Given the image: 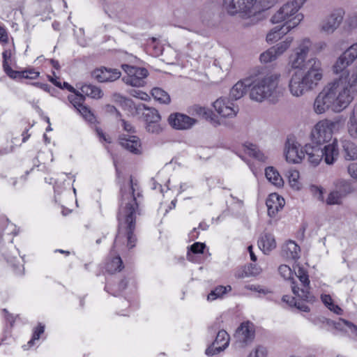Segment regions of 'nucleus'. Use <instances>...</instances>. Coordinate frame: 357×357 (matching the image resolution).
Wrapping results in <instances>:
<instances>
[{
    "label": "nucleus",
    "instance_id": "44",
    "mask_svg": "<svg viewBox=\"0 0 357 357\" xmlns=\"http://www.w3.org/2000/svg\"><path fill=\"white\" fill-rule=\"evenodd\" d=\"M146 128L148 132L155 134L160 133L162 130V127L160 124V121H155L151 123H146Z\"/></svg>",
    "mask_w": 357,
    "mask_h": 357
},
{
    "label": "nucleus",
    "instance_id": "38",
    "mask_svg": "<svg viewBox=\"0 0 357 357\" xmlns=\"http://www.w3.org/2000/svg\"><path fill=\"white\" fill-rule=\"evenodd\" d=\"M73 94L69 95L68 96V100L72 104V105L77 109V107H80L84 102V95L79 93L76 91L73 92Z\"/></svg>",
    "mask_w": 357,
    "mask_h": 357
},
{
    "label": "nucleus",
    "instance_id": "22",
    "mask_svg": "<svg viewBox=\"0 0 357 357\" xmlns=\"http://www.w3.org/2000/svg\"><path fill=\"white\" fill-rule=\"evenodd\" d=\"M305 158L313 166H317L323 160L321 147L318 144L314 146L306 144L304 147Z\"/></svg>",
    "mask_w": 357,
    "mask_h": 357
},
{
    "label": "nucleus",
    "instance_id": "32",
    "mask_svg": "<svg viewBox=\"0 0 357 357\" xmlns=\"http://www.w3.org/2000/svg\"><path fill=\"white\" fill-rule=\"evenodd\" d=\"M266 178L274 185L280 187L283 184V180L278 172L273 167H268L265 169Z\"/></svg>",
    "mask_w": 357,
    "mask_h": 357
},
{
    "label": "nucleus",
    "instance_id": "62",
    "mask_svg": "<svg viewBox=\"0 0 357 357\" xmlns=\"http://www.w3.org/2000/svg\"><path fill=\"white\" fill-rule=\"evenodd\" d=\"M127 287V282L124 280H121L119 284L118 287V291L111 293L114 296H117L119 294H120L122 291H123Z\"/></svg>",
    "mask_w": 357,
    "mask_h": 357
},
{
    "label": "nucleus",
    "instance_id": "7",
    "mask_svg": "<svg viewBox=\"0 0 357 357\" xmlns=\"http://www.w3.org/2000/svg\"><path fill=\"white\" fill-rule=\"evenodd\" d=\"M356 59L357 43H355L337 57L332 68L333 73L336 75L342 73L340 77H349L354 73H357V62L355 66V69L351 73L346 70Z\"/></svg>",
    "mask_w": 357,
    "mask_h": 357
},
{
    "label": "nucleus",
    "instance_id": "1",
    "mask_svg": "<svg viewBox=\"0 0 357 357\" xmlns=\"http://www.w3.org/2000/svg\"><path fill=\"white\" fill-rule=\"evenodd\" d=\"M142 190L132 177L126 188L121 189V199L117 215L118 233L114 242V248L126 246L131 249L137 241L134 234L136 218L141 214L140 205L142 201Z\"/></svg>",
    "mask_w": 357,
    "mask_h": 357
},
{
    "label": "nucleus",
    "instance_id": "51",
    "mask_svg": "<svg viewBox=\"0 0 357 357\" xmlns=\"http://www.w3.org/2000/svg\"><path fill=\"white\" fill-rule=\"evenodd\" d=\"M205 247L204 243L197 242L191 245L190 250L194 254L203 253Z\"/></svg>",
    "mask_w": 357,
    "mask_h": 357
},
{
    "label": "nucleus",
    "instance_id": "26",
    "mask_svg": "<svg viewBox=\"0 0 357 357\" xmlns=\"http://www.w3.org/2000/svg\"><path fill=\"white\" fill-rule=\"evenodd\" d=\"M342 154L347 160H357V145L350 139H341Z\"/></svg>",
    "mask_w": 357,
    "mask_h": 357
},
{
    "label": "nucleus",
    "instance_id": "6",
    "mask_svg": "<svg viewBox=\"0 0 357 357\" xmlns=\"http://www.w3.org/2000/svg\"><path fill=\"white\" fill-rule=\"evenodd\" d=\"M257 0H223V7L230 15L250 17L259 11Z\"/></svg>",
    "mask_w": 357,
    "mask_h": 357
},
{
    "label": "nucleus",
    "instance_id": "31",
    "mask_svg": "<svg viewBox=\"0 0 357 357\" xmlns=\"http://www.w3.org/2000/svg\"><path fill=\"white\" fill-rule=\"evenodd\" d=\"M80 90L82 95L84 94L92 98L98 99L103 95L102 90L99 87L91 84H83Z\"/></svg>",
    "mask_w": 357,
    "mask_h": 357
},
{
    "label": "nucleus",
    "instance_id": "63",
    "mask_svg": "<svg viewBox=\"0 0 357 357\" xmlns=\"http://www.w3.org/2000/svg\"><path fill=\"white\" fill-rule=\"evenodd\" d=\"M96 132H97V135H98V137H100V139L106 142H108V143H110L111 141H110V138L107 136H106L102 130L100 128H97L96 129Z\"/></svg>",
    "mask_w": 357,
    "mask_h": 357
},
{
    "label": "nucleus",
    "instance_id": "40",
    "mask_svg": "<svg viewBox=\"0 0 357 357\" xmlns=\"http://www.w3.org/2000/svg\"><path fill=\"white\" fill-rule=\"evenodd\" d=\"M192 111V114H196L206 119H211L213 115V112L210 109L199 105L193 106Z\"/></svg>",
    "mask_w": 357,
    "mask_h": 357
},
{
    "label": "nucleus",
    "instance_id": "8",
    "mask_svg": "<svg viewBox=\"0 0 357 357\" xmlns=\"http://www.w3.org/2000/svg\"><path fill=\"white\" fill-rule=\"evenodd\" d=\"M305 0H293L284 4L272 17L271 21L273 24H279L284 22V24L289 25V22L297 17L303 15L298 13V10L303 5Z\"/></svg>",
    "mask_w": 357,
    "mask_h": 357
},
{
    "label": "nucleus",
    "instance_id": "15",
    "mask_svg": "<svg viewBox=\"0 0 357 357\" xmlns=\"http://www.w3.org/2000/svg\"><path fill=\"white\" fill-rule=\"evenodd\" d=\"M215 111L222 117L233 118L238 112V107L227 98H220L213 102Z\"/></svg>",
    "mask_w": 357,
    "mask_h": 357
},
{
    "label": "nucleus",
    "instance_id": "24",
    "mask_svg": "<svg viewBox=\"0 0 357 357\" xmlns=\"http://www.w3.org/2000/svg\"><path fill=\"white\" fill-rule=\"evenodd\" d=\"M323 159L327 165H333L338 158L339 149L337 139H334L332 143L321 148Z\"/></svg>",
    "mask_w": 357,
    "mask_h": 357
},
{
    "label": "nucleus",
    "instance_id": "59",
    "mask_svg": "<svg viewBox=\"0 0 357 357\" xmlns=\"http://www.w3.org/2000/svg\"><path fill=\"white\" fill-rule=\"evenodd\" d=\"M122 126L123 130L129 133L135 132V128L128 121H126L123 119H121Z\"/></svg>",
    "mask_w": 357,
    "mask_h": 357
},
{
    "label": "nucleus",
    "instance_id": "13",
    "mask_svg": "<svg viewBox=\"0 0 357 357\" xmlns=\"http://www.w3.org/2000/svg\"><path fill=\"white\" fill-rule=\"evenodd\" d=\"M296 274L302 283L303 288L300 289L296 286H292L293 293L303 301L307 302L314 301V296L309 291L310 280L307 272L303 268H298Z\"/></svg>",
    "mask_w": 357,
    "mask_h": 357
},
{
    "label": "nucleus",
    "instance_id": "47",
    "mask_svg": "<svg viewBox=\"0 0 357 357\" xmlns=\"http://www.w3.org/2000/svg\"><path fill=\"white\" fill-rule=\"evenodd\" d=\"M39 75L40 73L33 68L24 70L22 73V77H24V79H35L38 78Z\"/></svg>",
    "mask_w": 357,
    "mask_h": 357
},
{
    "label": "nucleus",
    "instance_id": "60",
    "mask_svg": "<svg viewBox=\"0 0 357 357\" xmlns=\"http://www.w3.org/2000/svg\"><path fill=\"white\" fill-rule=\"evenodd\" d=\"M341 321L348 328H349L353 333L357 337V326L354 325L353 323L345 320L341 319Z\"/></svg>",
    "mask_w": 357,
    "mask_h": 357
},
{
    "label": "nucleus",
    "instance_id": "14",
    "mask_svg": "<svg viewBox=\"0 0 357 357\" xmlns=\"http://www.w3.org/2000/svg\"><path fill=\"white\" fill-rule=\"evenodd\" d=\"M337 187H339L340 190H333L328 195L326 201L328 205L341 204L342 199L352 191V188L349 182L344 180L339 181Z\"/></svg>",
    "mask_w": 357,
    "mask_h": 357
},
{
    "label": "nucleus",
    "instance_id": "36",
    "mask_svg": "<svg viewBox=\"0 0 357 357\" xmlns=\"http://www.w3.org/2000/svg\"><path fill=\"white\" fill-rule=\"evenodd\" d=\"M144 112L143 113L146 123H151L155 121H160V116L154 108L146 107L144 105H142Z\"/></svg>",
    "mask_w": 357,
    "mask_h": 357
},
{
    "label": "nucleus",
    "instance_id": "16",
    "mask_svg": "<svg viewBox=\"0 0 357 357\" xmlns=\"http://www.w3.org/2000/svg\"><path fill=\"white\" fill-rule=\"evenodd\" d=\"M255 335V326L250 321L243 322L238 327L235 333L236 340L245 345L253 341Z\"/></svg>",
    "mask_w": 357,
    "mask_h": 357
},
{
    "label": "nucleus",
    "instance_id": "20",
    "mask_svg": "<svg viewBox=\"0 0 357 357\" xmlns=\"http://www.w3.org/2000/svg\"><path fill=\"white\" fill-rule=\"evenodd\" d=\"M284 154L286 160L290 163H299L305 158L303 149H300L299 144L288 141L285 145Z\"/></svg>",
    "mask_w": 357,
    "mask_h": 357
},
{
    "label": "nucleus",
    "instance_id": "58",
    "mask_svg": "<svg viewBox=\"0 0 357 357\" xmlns=\"http://www.w3.org/2000/svg\"><path fill=\"white\" fill-rule=\"evenodd\" d=\"M245 289L263 294H266L268 292L266 290L262 289L260 286L255 284H248L245 286Z\"/></svg>",
    "mask_w": 357,
    "mask_h": 357
},
{
    "label": "nucleus",
    "instance_id": "3",
    "mask_svg": "<svg viewBox=\"0 0 357 357\" xmlns=\"http://www.w3.org/2000/svg\"><path fill=\"white\" fill-rule=\"evenodd\" d=\"M306 70H296L289 80L288 89L290 94L300 98L316 89L324 77L321 61L317 57L308 59Z\"/></svg>",
    "mask_w": 357,
    "mask_h": 357
},
{
    "label": "nucleus",
    "instance_id": "46",
    "mask_svg": "<svg viewBox=\"0 0 357 357\" xmlns=\"http://www.w3.org/2000/svg\"><path fill=\"white\" fill-rule=\"evenodd\" d=\"M267 351L265 347L261 346L257 347L248 357H266Z\"/></svg>",
    "mask_w": 357,
    "mask_h": 357
},
{
    "label": "nucleus",
    "instance_id": "4",
    "mask_svg": "<svg viewBox=\"0 0 357 357\" xmlns=\"http://www.w3.org/2000/svg\"><path fill=\"white\" fill-rule=\"evenodd\" d=\"M281 75L279 73L261 68L250 75L252 87L250 97L257 102L275 97L277 95Z\"/></svg>",
    "mask_w": 357,
    "mask_h": 357
},
{
    "label": "nucleus",
    "instance_id": "49",
    "mask_svg": "<svg viewBox=\"0 0 357 357\" xmlns=\"http://www.w3.org/2000/svg\"><path fill=\"white\" fill-rule=\"evenodd\" d=\"M130 94L133 97H135L142 100H148L150 98L149 96L146 93L138 89L130 90Z\"/></svg>",
    "mask_w": 357,
    "mask_h": 357
},
{
    "label": "nucleus",
    "instance_id": "34",
    "mask_svg": "<svg viewBox=\"0 0 357 357\" xmlns=\"http://www.w3.org/2000/svg\"><path fill=\"white\" fill-rule=\"evenodd\" d=\"M151 95L153 98L160 103L169 104L170 102L171 99L169 95L160 88H153L151 90Z\"/></svg>",
    "mask_w": 357,
    "mask_h": 357
},
{
    "label": "nucleus",
    "instance_id": "61",
    "mask_svg": "<svg viewBox=\"0 0 357 357\" xmlns=\"http://www.w3.org/2000/svg\"><path fill=\"white\" fill-rule=\"evenodd\" d=\"M321 301L324 303V304L328 307L331 304H332L333 299L331 296L328 294H324L321 295Z\"/></svg>",
    "mask_w": 357,
    "mask_h": 357
},
{
    "label": "nucleus",
    "instance_id": "30",
    "mask_svg": "<svg viewBox=\"0 0 357 357\" xmlns=\"http://www.w3.org/2000/svg\"><path fill=\"white\" fill-rule=\"evenodd\" d=\"M105 268L108 273L112 274L121 271L123 268L121 258L118 255L108 259Z\"/></svg>",
    "mask_w": 357,
    "mask_h": 357
},
{
    "label": "nucleus",
    "instance_id": "43",
    "mask_svg": "<svg viewBox=\"0 0 357 357\" xmlns=\"http://www.w3.org/2000/svg\"><path fill=\"white\" fill-rule=\"evenodd\" d=\"M77 110L89 122L93 123L95 121L94 115L85 105H82L80 107H77Z\"/></svg>",
    "mask_w": 357,
    "mask_h": 357
},
{
    "label": "nucleus",
    "instance_id": "52",
    "mask_svg": "<svg viewBox=\"0 0 357 357\" xmlns=\"http://www.w3.org/2000/svg\"><path fill=\"white\" fill-rule=\"evenodd\" d=\"M347 172L351 177L357 181V163H351L347 167Z\"/></svg>",
    "mask_w": 357,
    "mask_h": 357
},
{
    "label": "nucleus",
    "instance_id": "41",
    "mask_svg": "<svg viewBox=\"0 0 357 357\" xmlns=\"http://www.w3.org/2000/svg\"><path fill=\"white\" fill-rule=\"evenodd\" d=\"M245 146L246 148L247 153L250 155H251L259 160H264V154L262 153H261V151L259 150L258 147L255 144L248 143V144H245Z\"/></svg>",
    "mask_w": 357,
    "mask_h": 357
},
{
    "label": "nucleus",
    "instance_id": "17",
    "mask_svg": "<svg viewBox=\"0 0 357 357\" xmlns=\"http://www.w3.org/2000/svg\"><path fill=\"white\" fill-rule=\"evenodd\" d=\"M229 335L225 330L219 331L215 341L206 349L207 356H214L225 350L229 345Z\"/></svg>",
    "mask_w": 357,
    "mask_h": 357
},
{
    "label": "nucleus",
    "instance_id": "53",
    "mask_svg": "<svg viewBox=\"0 0 357 357\" xmlns=\"http://www.w3.org/2000/svg\"><path fill=\"white\" fill-rule=\"evenodd\" d=\"M349 27L351 29L357 28V13L350 15L347 22Z\"/></svg>",
    "mask_w": 357,
    "mask_h": 357
},
{
    "label": "nucleus",
    "instance_id": "28",
    "mask_svg": "<svg viewBox=\"0 0 357 357\" xmlns=\"http://www.w3.org/2000/svg\"><path fill=\"white\" fill-rule=\"evenodd\" d=\"M259 249L265 254H268L276 248L275 237L271 234H264L261 236L258 241Z\"/></svg>",
    "mask_w": 357,
    "mask_h": 357
},
{
    "label": "nucleus",
    "instance_id": "11",
    "mask_svg": "<svg viewBox=\"0 0 357 357\" xmlns=\"http://www.w3.org/2000/svg\"><path fill=\"white\" fill-rule=\"evenodd\" d=\"M121 68L127 74V76L123 78L126 84L136 87L144 85V79L148 75V71L146 68L135 67L128 64H123Z\"/></svg>",
    "mask_w": 357,
    "mask_h": 357
},
{
    "label": "nucleus",
    "instance_id": "19",
    "mask_svg": "<svg viewBox=\"0 0 357 357\" xmlns=\"http://www.w3.org/2000/svg\"><path fill=\"white\" fill-rule=\"evenodd\" d=\"M121 72L117 69L101 67L93 70L91 75L99 82H114L121 77Z\"/></svg>",
    "mask_w": 357,
    "mask_h": 357
},
{
    "label": "nucleus",
    "instance_id": "42",
    "mask_svg": "<svg viewBox=\"0 0 357 357\" xmlns=\"http://www.w3.org/2000/svg\"><path fill=\"white\" fill-rule=\"evenodd\" d=\"M45 331V326L41 324H39L33 330L32 338L28 342L29 347L33 346L35 344V341L40 339V335Z\"/></svg>",
    "mask_w": 357,
    "mask_h": 357
},
{
    "label": "nucleus",
    "instance_id": "50",
    "mask_svg": "<svg viewBox=\"0 0 357 357\" xmlns=\"http://www.w3.org/2000/svg\"><path fill=\"white\" fill-rule=\"evenodd\" d=\"M290 306H295L297 309L303 311V312H309L310 308L309 307L301 301H296L295 298H291V301L290 303Z\"/></svg>",
    "mask_w": 357,
    "mask_h": 357
},
{
    "label": "nucleus",
    "instance_id": "29",
    "mask_svg": "<svg viewBox=\"0 0 357 357\" xmlns=\"http://www.w3.org/2000/svg\"><path fill=\"white\" fill-rule=\"evenodd\" d=\"M300 247L293 241H287L282 247L283 255L287 259L296 260L300 257Z\"/></svg>",
    "mask_w": 357,
    "mask_h": 357
},
{
    "label": "nucleus",
    "instance_id": "2",
    "mask_svg": "<svg viewBox=\"0 0 357 357\" xmlns=\"http://www.w3.org/2000/svg\"><path fill=\"white\" fill-rule=\"evenodd\" d=\"M357 95V73L335 78L315 98L313 110L317 114L329 109L335 113L344 111Z\"/></svg>",
    "mask_w": 357,
    "mask_h": 357
},
{
    "label": "nucleus",
    "instance_id": "12",
    "mask_svg": "<svg viewBox=\"0 0 357 357\" xmlns=\"http://www.w3.org/2000/svg\"><path fill=\"white\" fill-rule=\"evenodd\" d=\"M302 21L301 15H297L292 21L289 22V25H279L273 27L266 35V41L268 43H273L282 38L288 33L292 29L297 26Z\"/></svg>",
    "mask_w": 357,
    "mask_h": 357
},
{
    "label": "nucleus",
    "instance_id": "9",
    "mask_svg": "<svg viewBox=\"0 0 357 357\" xmlns=\"http://www.w3.org/2000/svg\"><path fill=\"white\" fill-rule=\"evenodd\" d=\"M312 45L308 38L298 41L297 47L289 56V64L292 69H301L303 67Z\"/></svg>",
    "mask_w": 357,
    "mask_h": 357
},
{
    "label": "nucleus",
    "instance_id": "55",
    "mask_svg": "<svg viewBox=\"0 0 357 357\" xmlns=\"http://www.w3.org/2000/svg\"><path fill=\"white\" fill-rule=\"evenodd\" d=\"M0 42L7 43L8 42V32L4 26L0 25Z\"/></svg>",
    "mask_w": 357,
    "mask_h": 357
},
{
    "label": "nucleus",
    "instance_id": "64",
    "mask_svg": "<svg viewBox=\"0 0 357 357\" xmlns=\"http://www.w3.org/2000/svg\"><path fill=\"white\" fill-rule=\"evenodd\" d=\"M328 308L335 312V314H342V310L337 305L334 304L333 303H332V304H331Z\"/></svg>",
    "mask_w": 357,
    "mask_h": 357
},
{
    "label": "nucleus",
    "instance_id": "48",
    "mask_svg": "<svg viewBox=\"0 0 357 357\" xmlns=\"http://www.w3.org/2000/svg\"><path fill=\"white\" fill-rule=\"evenodd\" d=\"M4 71L12 79H20L24 78V77H22L23 70H14L11 67H9Z\"/></svg>",
    "mask_w": 357,
    "mask_h": 357
},
{
    "label": "nucleus",
    "instance_id": "54",
    "mask_svg": "<svg viewBox=\"0 0 357 357\" xmlns=\"http://www.w3.org/2000/svg\"><path fill=\"white\" fill-rule=\"evenodd\" d=\"M328 45L324 41H319L314 45V51L315 54H319L326 49Z\"/></svg>",
    "mask_w": 357,
    "mask_h": 357
},
{
    "label": "nucleus",
    "instance_id": "37",
    "mask_svg": "<svg viewBox=\"0 0 357 357\" xmlns=\"http://www.w3.org/2000/svg\"><path fill=\"white\" fill-rule=\"evenodd\" d=\"M300 174L296 169L289 170L288 172L289 182L291 186L295 190H299L301 184L299 182Z\"/></svg>",
    "mask_w": 357,
    "mask_h": 357
},
{
    "label": "nucleus",
    "instance_id": "33",
    "mask_svg": "<svg viewBox=\"0 0 357 357\" xmlns=\"http://www.w3.org/2000/svg\"><path fill=\"white\" fill-rule=\"evenodd\" d=\"M231 291V287L230 285L222 286L219 285L212 290L207 296V300L210 301H215L217 298H221L227 292Z\"/></svg>",
    "mask_w": 357,
    "mask_h": 357
},
{
    "label": "nucleus",
    "instance_id": "57",
    "mask_svg": "<svg viewBox=\"0 0 357 357\" xmlns=\"http://www.w3.org/2000/svg\"><path fill=\"white\" fill-rule=\"evenodd\" d=\"M313 193L317 197L319 200H323V188L318 186H312L311 188Z\"/></svg>",
    "mask_w": 357,
    "mask_h": 357
},
{
    "label": "nucleus",
    "instance_id": "23",
    "mask_svg": "<svg viewBox=\"0 0 357 357\" xmlns=\"http://www.w3.org/2000/svg\"><path fill=\"white\" fill-rule=\"evenodd\" d=\"M284 204L285 202L283 197L277 193L271 194L266 202L268 215L274 217L284 207Z\"/></svg>",
    "mask_w": 357,
    "mask_h": 357
},
{
    "label": "nucleus",
    "instance_id": "56",
    "mask_svg": "<svg viewBox=\"0 0 357 357\" xmlns=\"http://www.w3.org/2000/svg\"><path fill=\"white\" fill-rule=\"evenodd\" d=\"M2 56H3V70H5L7 69V68L10 67L8 63V60H9L10 59L11 54L8 51H4L2 54Z\"/></svg>",
    "mask_w": 357,
    "mask_h": 357
},
{
    "label": "nucleus",
    "instance_id": "5",
    "mask_svg": "<svg viewBox=\"0 0 357 357\" xmlns=\"http://www.w3.org/2000/svg\"><path fill=\"white\" fill-rule=\"evenodd\" d=\"M344 126L341 117L333 120L324 119L317 122L311 132V139L317 144H322L328 142L334 132H337Z\"/></svg>",
    "mask_w": 357,
    "mask_h": 357
},
{
    "label": "nucleus",
    "instance_id": "25",
    "mask_svg": "<svg viewBox=\"0 0 357 357\" xmlns=\"http://www.w3.org/2000/svg\"><path fill=\"white\" fill-rule=\"evenodd\" d=\"M248 87H252L250 76L237 82L230 90V97L236 100L241 98L247 92Z\"/></svg>",
    "mask_w": 357,
    "mask_h": 357
},
{
    "label": "nucleus",
    "instance_id": "39",
    "mask_svg": "<svg viewBox=\"0 0 357 357\" xmlns=\"http://www.w3.org/2000/svg\"><path fill=\"white\" fill-rule=\"evenodd\" d=\"M278 58L275 50L271 47L260 54L259 60L261 63H267L276 60Z\"/></svg>",
    "mask_w": 357,
    "mask_h": 357
},
{
    "label": "nucleus",
    "instance_id": "27",
    "mask_svg": "<svg viewBox=\"0 0 357 357\" xmlns=\"http://www.w3.org/2000/svg\"><path fill=\"white\" fill-rule=\"evenodd\" d=\"M347 130L351 139H357V102L354 105L349 112Z\"/></svg>",
    "mask_w": 357,
    "mask_h": 357
},
{
    "label": "nucleus",
    "instance_id": "10",
    "mask_svg": "<svg viewBox=\"0 0 357 357\" xmlns=\"http://www.w3.org/2000/svg\"><path fill=\"white\" fill-rule=\"evenodd\" d=\"M344 10L342 8H335L326 15L319 24L321 32L330 35L333 33L342 24Z\"/></svg>",
    "mask_w": 357,
    "mask_h": 357
},
{
    "label": "nucleus",
    "instance_id": "21",
    "mask_svg": "<svg viewBox=\"0 0 357 357\" xmlns=\"http://www.w3.org/2000/svg\"><path fill=\"white\" fill-rule=\"evenodd\" d=\"M168 120L173 128L178 130L189 129L196 123L195 119L182 114H171Z\"/></svg>",
    "mask_w": 357,
    "mask_h": 357
},
{
    "label": "nucleus",
    "instance_id": "45",
    "mask_svg": "<svg viewBox=\"0 0 357 357\" xmlns=\"http://www.w3.org/2000/svg\"><path fill=\"white\" fill-rule=\"evenodd\" d=\"M280 274L286 280H289L292 278L293 273L291 268L287 265H281L278 268Z\"/></svg>",
    "mask_w": 357,
    "mask_h": 357
},
{
    "label": "nucleus",
    "instance_id": "35",
    "mask_svg": "<svg viewBox=\"0 0 357 357\" xmlns=\"http://www.w3.org/2000/svg\"><path fill=\"white\" fill-rule=\"evenodd\" d=\"M293 42L292 37H287L286 39L276 45L273 46V50H275L276 55L278 57L281 56L283 53H284L290 47L291 44Z\"/></svg>",
    "mask_w": 357,
    "mask_h": 357
},
{
    "label": "nucleus",
    "instance_id": "18",
    "mask_svg": "<svg viewBox=\"0 0 357 357\" xmlns=\"http://www.w3.org/2000/svg\"><path fill=\"white\" fill-rule=\"evenodd\" d=\"M120 145L129 152L140 155L142 153V146L140 139L135 135H121L119 137Z\"/></svg>",
    "mask_w": 357,
    "mask_h": 357
}]
</instances>
